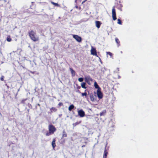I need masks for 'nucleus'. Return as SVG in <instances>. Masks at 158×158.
Here are the masks:
<instances>
[{"mask_svg":"<svg viewBox=\"0 0 158 158\" xmlns=\"http://www.w3.org/2000/svg\"><path fill=\"white\" fill-rule=\"evenodd\" d=\"M83 80H78L80 82H82L83 81Z\"/></svg>","mask_w":158,"mask_h":158,"instance_id":"obj_29","label":"nucleus"},{"mask_svg":"<svg viewBox=\"0 0 158 158\" xmlns=\"http://www.w3.org/2000/svg\"><path fill=\"white\" fill-rule=\"evenodd\" d=\"M89 97L91 101H94V98L93 94H90Z\"/></svg>","mask_w":158,"mask_h":158,"instance_id":"obj_15","label":"nucleus"},{"mask_svg":"<svg viewBox=\"0 0 158 158\" xmlns=\"http://www.w3.org/2000/svg\"><path fill=\"white\" fill-rule=\"evenodd\" d=\"M29 35L31 40L34 42L39 40V37L36 35L35 32L31 30L28 32Z\"/></svg>","mask_w":158,"mask_h":158,"instance_id":"obj_1","label":"nucleus"},{"mask_svg":"<svg viewBox=\"0 0 158 158\" xmlns=\"http://www.w3.org/2000/svg\"><path fill=\"white\" fill-rule=\"evenodd\" d=\"M106 110H103L102 111V112H101L100 114V116H102V115H104L106 113Z\"/></svg>","mask_w":158,"mask_h":158,"instance_id":"obj_14","label":"nucleus"},{"mask_svg":"<svg viewBox=\"0 0 158 158\" xmlns=\"http://www.w3.org/2000/svg\"><path fill=\"white\" fill-rule=\"evenodd\" d=\"M78 79H83L82 78L80 77V78H78Z\"/></svg>","mask_w":158,"mask_h":158,"instance_id":"obj_32","label":"nucleus"},{"mask_svg":"<svg viewBox=\"0 0 158 158\" xmlns=\"http://www.w3.org/2000/svg\"><path fill=\"white\" fill-rule=\"evenodd\" d=\"M91 54L92 55L98 56L97 54V52L95 48H94L93 47H92L91 50Z\"/></svg>","mask_w":158,"mask_h":158,"instance_id":"obj_7","label":"nucleus"},{"mask_svg":"<svg viewBox=\"0 0 158 158\" xmlns=\"http://www.w3.org/2000/svg\"><path fill=\"white\" fill-rule=\"evenodd\" d=\"M101 89H97V94L98 97L99 99H101L102 98L103 95L101 91Z\"/></svg>","mask_w":158,"mask_h":158,"instance_id":"obj_4","label":"nucleus"},{"mask_svg":"<svg viewBox=\"0 0 158 158\" xmlns=\"http://www.w3.org/2000/svg\"><path fill=\"white\" fill-rule=\"evenodd\" d=\"M63 143H64V140L63 141Z\"/></svg>","mask_w":158,"mask_h":158,"instance_id":"obj_35","label":"nucleus"},{"mask_svg":"<svg viewBox=\"0 0 158 158\" xmlns=\"http://www.w3.org/2000/svg\"><path fill=\"white\" fill-rule=\"evenodd\" d=\"M95 23L96 27L98 28H99L101 24V22L99 21H96Z\"/></svg>","mask_w":158,"mask_h":158,"instance_id":"obj_8","label":"nucleus"},{"mask_svg":"<svg viewBox=\"0 0 158 158\" xmlns=\"http://www.w3.org/2000/svg\"><path fill=\"white\" fill-rule=\"evenodd\" d=\"M106 53H107V55H109L110 56H112V53H111L110 52H106Z\"/></svg>","mask_w":158,"mask_h":158,"instance_id":"obj_25","label":"nucleus"},{"mask_svg":"<svg viewBox=\"0 0 158 158\" xmlns=\"http://www.w3.org/2000/svg\"><path fill=\"white\" fill-rule=\"evenodd\" d=\"M73 37L79 42H80L81 41V37L77 35H73Z\"/></svg>","mask_w":158,"mask_h":158,"instance_id":"obj_5","label":"nucleus"},{"mask_svg":"<svg viewBox=\"0 0 158 158\" xmlns=\"http://www.w3.org/2000/svg\"><path fill=\"white\" fill-rule=\"evenodd\" d=\"M85 85L86 83H85L83 82L81 83V87L84 89H86Z\"/></svg>","mask_w":158,"mask_h":158,"instance_id":"obj_17","label":"nucleus"},{"mask_svg":"<svg viewBox=\"0 0 158 158\" xmlns=\"http://www.w3.org/2000/svg\"><path fill=\"white\" fill-rule=\"evenodd\" d=\"M87 0H85L84 1H83L82 2V3L83 4V3H84Z\"/></svg>","mask_w":158,"mask_h":158,"instance_id":"obj_31","label":"nucleus"},{"mask_svg":"<svg viewBox=\"0 0 158 158\" xmlns=\"http://www.w3.org/2000/svg\"><path fill=\"white\" fill-rule=\"evenodd\" d=\"M32 3H33V2H32Z\"/></svg>","mask_w":158,"mask_h":158,"instance_id":"obj_36","label":"nucleus"},{"mask_svg":"<svg viewBox=\"0 0 158 158\" xmlns=\"http://www.w3.org/2000/svg\"><path fill=\"white\" fill-rule=\"evenodd\" d=\"M50 110H52L54 112H55L57 110V109L54 107H52Z\"/></svg>","mask_w":158,"mask_h":158,"instance_id":"obj_21","label":"nucleus"},{"mask_svg":"<svg viewBox=\"0 0 158 158\" xmlns=\"http://www.w3.org/2000/svg\"><path fill=\"white\" fill-rule=\"evenodd\" d=\"M87 95V94L86 93H82V96H86Z\"/></svg>","mask_w":158,"mask_h":158,"instance_id":"obj_26","label":"nucleus"},{"mask_svg":"<svg viewBox=\"0 0 158 158\" xmlns=\"http://www.w3.org/2000/svg\"><path fill=\"white\" fill-rule=\"evenodd\" d=\"M70 71L71 72V73L72 76H74L75 74V71L71 68H69Z\"/></svg>","mask_w":158,"mask_h":158,"instance_id":"obj_11","label":"nucleus"},{"mask_svg":"<svg viewBox=\"0 0 158 158\" xmlns=\"http://www.w3.org/2000/svg\"><path fill=\"white\" fill-rule=\"evenodd\" d=\"M94 86L96 89H101L98 86V84L96 81H95L94 83Z\"/></svg>","mask_w":158,"mask_h":158,"instance_id":"obj_10","label":"nucleus"},{"mask_svg":"<svg viewBox=\"0 0 158 158\" xmlns=\"http://www.w3.org/2000/svg\"><path fill=\"white\" fill-rule=\"evenodd\" d=\"M74 107V106L73 105H70L68 108V110L69 111H71Z\"/></svg>","mask_w":158,"mask_h":158,"instance_id":"obj_13","label":"nucleus"},{"mask_svg":"<svg viewBox=\"0 0 158 158\" xmlns=\"http://www.w3.org/2000/svg\"><path fill=\"white\" fill-rule=\"evenodd\" d=\"M115 40L117 43L118 44H119V40L118 39V38H115Z\"/></svg>","mask_w":158,"mask_h":158,"instance_id":"obj_20","label":"nucleus"},{"mask_svg":"<svg viewBox=\"0 0 158 158\" xmlns=\"http://www.w3.org/2000/svg\"><path fill=\"white\" fill-rule=\"evenodd\" d=\"M80 123V122H77L75 123H74L73 124V125L74 127H75L76 125H78V124H79Z\"/></svg>","mask_w":158,"mask_h":158,"instance_id":"obj_19","label":"nucleus"},{"mask_svg":"<svg viewBox=\"0 0 158 158\" xmlns=\"http://www.w3.org/2000/svg\"><path fill=\"white\" fill-rule=\"evenodd\" d=\"M112 17L113 19L114 20H115L117 18L116 17L115 10L114 7H113L112 9Z\"/></svg>","mask_w":158,"mask_h":158,"instance_id":"obj_3","label":"nucleus"},{"mask_svg":"<svg viewBox=\"0 0 158 158\" xmlns=\"http://www.w3.org/2000/svg\"><path fill=\"white\" fill-rule=\"evenodd\" d=\"M51 134H52L50 132H47L46 134V136H49L50 135H51Z\"/></svg>","mask_w":158,"mask_h":158,"instance_id":"obj_23","label":"nucleus"},{"mask_svg":"<svg viewBox=\"0 0 158 158\" xmlns=\"http://www.w3.org/2000/svg\"><path fill=\"white\" fill-rule=\"evenodd\" d=\"M78 115L81 117H82L85 116V112L82 110H78Z\"/></svg>","mask_w":158,"mask_h":158,"instance_id":"obj_6","label":"nucleus"},{"mask_svg":"<svg viewBox=\"0 0 158 158\" xmlns=\"http://www.w3.org/2000/svg\"><path fill=\"white\" fill-rule=\"evenodd\" d=\"M118 23L119 24H122V22L119 19H118Z\"/></svg>","mask_w":158,"mask_h":158,"instance_id":"obj_24","label":"nucleus"},{"mask_svg":"<svg viewBox=\"0 0 158 158\" xmlns=\"http://www.w3.org/2000/svg\"><path fill=\"white\" fill-rule=\"evenodd\" d=\"M107 154H108L107 152L106 149H105V150L104 151V154H103V158H106Z\"/></svg>","mask_w":158,"mask_h":158,"instance_id":"obj_12","label":"nucleus"},{"mask_svg":"<svg viewBox=\"0 0 158 158\" xmlns=\"http://www.w3.org/2000/svg\"><path fill=\"white\" fill-rule=\"evenodd\" d=\"M55 142H56V140L55 139H53L52 143V147H53V149H54L55 148L56 145L55 144Z\"/></svg>","mask_w":158,"mask_h":158,"instance_id":"obj_9","label":"nucleus"},{"mask_svg":"<svg viewBox=\"0 0 158 158\" xmlns=\"http://www.w3.org/2000/svg\"><path fill=\"white\" fill-rule=\"evenodd\" d=\"M4 78V77L3 76H2L1 77L0 79H3Z\"/></svg>","mask_w":158,"mask_h":158,"instance_id":"obj_30","label":"nucleus"},{"mask_svg":"<svg viewBox=\"0 0 158 158\" xmlns=\"http://www.w3.org/2000/svg\"><path fill=\"white\" fill-rule=\"evenodd\" d=\"M48 130L52 134H53L54 132L56 131V129L55 127L52 125H50L48 126Z\"/></svg>","mask_w":158,"mask_h":158,"instance_id":"obj_2","label":"nucleus"},{"mask_svg":"<svg viewBox=\"0 0 158 158\" xmlns=\"http://www.w3.org/2000/svg\"><path fill=\"white\" fill-rule=\"evenodd\" d=\"M118 78H120V77H118Z\"/></svg>","mask_w":158,"mask_h":158,"instance_id":"obj_34","label":"nucleus"},{"mask_svg":"<svg viewBox=\"0 0 158 158\" xmlns=\"http://www.w3.org/2000/svg\"><path fill=\"white\" fill-rule=\"evenodd\" d=\"M6 40L8 42H10L11 41V39L10 37H7Z\"/></svg>","mask_w":158,"mask_h":158,"instance_id":"obj_22","label":"nucleus"},{"mask_svg":"<svg viewBox=\"0 0 158 158\" xmlns=\"http://www.w3.org/2000/svg\"><path fill=\"white\" fill-rule=\"evenodd\" d=\"M51 3L53 5H54L56 6H57V7H59L60 6V5H59L58 3H55L54 2H51Z\"/></svg>","mask_w":158,"mask_h":158,"instance_id":"obj_16","label":"nucleus"},{"mask_svg":"<svg viewBox=\"0 0 158 158\" xmlns=\"http://www.w3.org/2000/svg\"><path fill=\"white\" fill-rule=\"evenodd\" d=\"M62 136L65 137H66L67 136V135L65 132V131H64L63 132Z\"/></svg>","mask_w":158,"mask_h":158,"instance_id":"obj_18","label":"nucleus"},{"mask_svg":"<svg viewBox=\"0 0 158 158\" xmlns=\"http://www.w3.org/2000/svg\"><path fill=\"white\" fill-rule=\"evenodd\" d=\"M58 105L60 106H62L63 105V103L61 102H60L59 104H58Z\"/></svg>","mask_w":158,"mask_h":158,"instance_id":"obj_27","label":"nucleus"},{"mask_svg":"<svg viewBox=\"0 0 158 158\" xmlns=\"http://www.w3.org/2000/svg\"><path fill=\"white\" fill-rule=\"evenodd\" d=\"M85 145H83V146H82V147H85Z\"/></svg>","mask_w":158,"mask_h":158,"instance_id":"obj_33","label":"nucleus"},{"mask_svg":"<svg viewBox=\"0 0 158 158\" xmlns=\"http://www.w3.org/2000/svg\"><path fill=\"white\" fill-rule=\"evenodd\" d=\"M26 100V99H23L22 101V102L23 103Z\"/></svg>","mask_w":158,"mask_h":158,"instance_id":"obj_28","label":"nucleus"}]
</instances>
